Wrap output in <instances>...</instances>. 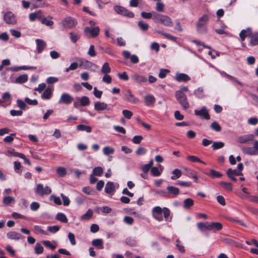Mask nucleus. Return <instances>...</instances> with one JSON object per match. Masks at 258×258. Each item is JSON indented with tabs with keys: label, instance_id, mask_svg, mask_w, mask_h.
Listing matches in <instances>:
<instances>
[{
	"label": "nucleus",
	"instance_id": "obj_20",
	"mask_svg": "<svg viewBox=\"0 0 258 258\" xmlns=\"http://www.w3.org/2000/svg\"><path fill=\"white\" fill-rule=\"evenodd\" d=\"M254 136L252 134H248L241 136L239 138V142L240 143H247L249 142L253 141Z\"/></svg>",
	"mask_w": 258,
	"mask_h": 258
},
{
	"label": "nucleus",
	"instance_id": "obj_26",
	"mask_svg": "<svg viewBox=\"0 0 258 258\" xmlns=\"http://www.w3.org/2000/svg\"><path fill=\"white\" fill-rule=\"evenodd\" d=\"M115 190V186L113 182L108 181L106 183L105 187V191L108 194L113 192Z\"/></svg>",
	"mask_w": 258,
	"mask_h": 258
},
{
	"label": "nucleus",
	"instance_id": "obj_13",
	"mask_svg": "<svg viewBox=\"0 0 258 258\" xmlns=\"http://www.w3.org/2000/svg\"><path fill=\"white\" fill-rule=\"evenodd\" d=\"M52 17L50 16H48L47 17L44 16V15L42 13L41 18L40 19L39 21L43 25H45L46 26L51 27L54 22L52 21Z\"/></svg>",
	"mask_w": 258,
	"mask_h": 258
},
{
	"label": "nucleus",
	"instance_id": "obj_12",
	"mask_svg": "<svg viewBox=\"0 0 258 258\" xmlns=\"http://www.w3.org/2000/svg\"><path fill=\"white\" fill-rule=\"evenodd\" d=\"M100 32V29L98 27H86L84 29V33L86 35H90L92 37H96Z\"/></svg>",
	"mask_w": 258,
	"mask_h": 258
},
{
	"label": "nucleus",
	"instance_id": "obj_6",
	"mask_svg": "<svg viewBox=\"0 0 258 258\" xmlns=\"http://www.w3.org/2000/svg\"><path fill=\"white\" fill-rule=\"evenodd\" d=\"M175 97L183 109L186 110L189 108V103L187 101V97L184 93H182L181 92H176Z\"/></svg>",
	"mask_w": 258,
	"mask_h": 258
},
{
	"label": "nucleus",
	"instance_id": "obj_38",
	"mask_svg": "<svg viewBox=\"0 0 258 258\" xmlns=\"http://www.w3.org/2000/svg\"><path fill=\"white\" fill-rule=\"evenodd\" d=\"M77 129L80 131H85L87 133H90L92 128L90 126L85 125L84 124H79L77 126Z\"/></svg>",
	"mask_w": 258,
	"mask_h": 258
},
{
	"label": "nucleus",
	"instance_id": "obj_58",
	"mask_svg": "<svg viewBox=\"0 0 258 258\" xmlns=\"http://www.w3.org/2000/svg\"><path fill=\"white\" fill-rule=\"evenodd\" d=\"M154 12H153L152 13H147V12H142L141 14V16H142V17H143L144 19H150L152 17V18L153 17V13Z\"/></svg>",
	"mask_w": 258,
	"mask_h": 258
},
{
	"label": "nucleus",
	"instance_id": "obj_16",
	"mask_svg": "<svg viewBox=\"0 0 258 258\" xmlns=\"http://www.w3.org/2000/svg\"><path fill=\"white\" fill-rule=\"evenodd\" d=\"M194 112L196 115L201 116L206 119L208 120L210 118L208 110L205 106H203L200 110H195Z\"/></svg>",
	"mask_w": 258,
	"mask_h": 258
},
{
	"label": "nucleus",
	"instance_id": "obj_21",
	"mask_svg": "<svg viewBox=\"0 0 258 258\" xmlns=\"http://www.w3.org/2000/svg\"><path fill=\"white\" fill-rule=\"evenodd\" d=\"M37 69L36 67H28L26 66H23L21 67H11L8 68V70L11 71L17 72L19 70H36Z\"/></svg>",
	"mask_w": 258,
	"mask_h": 258
},
{
	"label": "nucleus",
	"instance_id": "obj_52",
	"mask_svg": "<svg viewBox=\"0 0 258 258\" xmlns=\"http://www.w3.org/2000/svg\"><path fill=\"white\" fill-rule=\"evenodd\" d=\"M194 94L198 98H201L204 96V91L202 88H198L194 91Z\"/></svg>",
	"mask_w": 258,
	"mask_h": 258
},
{
	"label": "nucleus",
	"instance_id": "obj_4",
	"mask_svg": "<svg viewBox=\"0 0 258 258\" xmlns=\"http://www.w3.org/2000/svg\"><path fill=\"white\" fill-rule=\"evenodd\" d=\"M75 59L79 62V68L89 70L94 72H96L98 69V66L91 61L80 57H76Z\"/></svg>",
	"mask_w": 258,
	"mask_h": 258
},
{
	"label": "nucleus",
	"instance_id": "obj_41",
	"mask_svg": "<svg viewBox=\"0 0 258 258\" xmlns=\"http://www.w3.org/2000/svg\"><path fill=\"white\" fill-rule=\"evenodd\" d=\"M92 244L93 246L97 247L99 249H102L103 248V241L101 239L93 240L92 242Z\"/></svg>",
	"mask_w": 258,
	"mask_h": 258
},
{
	"label": "nucleus",
	"instance_id": "obj_22",
	"mask_svg": "<svg viewBox=\"0 0 258 258\" xmlns=\"http://www.w3.org/2000/svg\"><path fill=\"white\" fill-rule=\"evenodd\" d=\"M37 44V50L38 53H41L46 47V44L44 41L41 39H37L36 40Z\"/></svg>",
	"mask_w": 258,
	"mask_h": 258
},
{
	"label": "nucleus",
	"instance_id": "obj_61",
	"mask_svg": "<svg viewBox=\"0 0 258 258\" xmlns=\"http://www.w3.org/2000/svg\"><path fill=\"white\" fill-rule=\"evenodd\" d=\"M151 172L154 176H158L161 174V172L159 171L157 167H152L151 169Z\"/></svg>",
	"mask_w": 258,
	"mask_h": 258
},
{
	"label": "nucleus",
	"instance_id": "obj_18",
	"mask_svg": "<svg viewBox=\"0 0 258 258\" xmlns=\"http://www.w3.org/2000/svg\"><path fill=\"white\" fill-rule=\"evenodd\" d=\"M166 189L168 197L172 196L173 197H175L179 194V188L173 186H168Z\"/></svg>",
	"mask_w": 258,
	"mask_h": 258
},
{
	"label": "nucleus",
	"instance_id": "obj_56",
	"mask_svg": "<svg viewBox=\"0 0 258 258\" xmlns=\"http://www.w3.org/2000/svg\"><path fill=\"white\" fill-rule=\"evenodd\" d=\"M156 10L159 12H162L164 10V5L161 1H156Z\"/></svg>",
	"mask_w": 258,
	"mask_h": 258
},
{
	"label": "nucleus",
	"instance_id": "obj_30",
	"mask_svg": "<svg viewBox=\"0 0 258 258\" xmlns=\"http://www.w3.org/2000/svg\"><path fill=\"white\" fill-rule=\"evenodd\" d=\"M250 43L251 45L254 46L258 44V33H252L250 36Z\"/></svg>",
	"mask_w": 258,
	"mask_h": 258
},
{
	"label": "nucleus",
	"instance_id": "obj_8",
	"mask_svg": "<svg viewBox=\"0 0 258 258\" xmlns=\"http://www.w3.org/2000/svg\"><path fill=\"white\" fill-rule=\"evenodd\" d=\"M242 151L243 153L249 155H258V141H254L253 147H243Z\"/></svg>",
	"mask_w": 258,
	"mask_h": 258
},
{
	"label": "nucleus",
	"instance_id": "obj_37",
	"mask_svg": "<svg viewBox=\"0 0 258 258\" xmlns=\"http://www.w3.org/2000/svg\"><path fill=\"white\" fill-rule=\"evenodd\" d=\"M138 26L143 31H147L149 28V25L143 21H139L138 23Z\"/></svg>",
	"mask_w": 258,
	"mask_h": 258
},
{
	"label": "nucleus",
	"instance_id": "obj_40",
	"mask_svg": "<svg viewBox=\"0 0 258 258\" xmlns=\"http://www.w3.org/2000/svg\"><path fill=\"white\" fill-rule=\"evenodd\" d=\"M14 202L15 199L10 196H5L3 200V204L6 206H8Z\"/></svg>",
	"mask_w": 258,
	"mask_h": 258
},
{
	"label": "nucleus",
	"instance_id": "obj_55",
	"mask_svg": "<svg viewBox=\"0 0 258 258\" xmlns=\"http://www.w3.org/2000/svg\"><path fill=\"white\" fill-rule=\"evenodd\" d=\"M211 127L216 132H220L221 130V126L216 121H214L211 123Z\"/></svg>",
	"mask_w": 258,
	"mask_h": 258
},
{
	"label": "nucleus",
	"instance_id": "obj_59",
	"mask_svg": "<svg viewBox=\"0 0 258 258\" xmlns=\"http://www.w3.org/2000/svg\"><path fill=\"white\" fill-rule=\"evenodd\" d=\"M42 242L45 246L52 250H54L56 248V246L54 245H52L50 241L45 240L43 241Z\"/></svg>",
	"mask_w": 258,
	"mask_h": 258
},
{
	"label": "nucleus",
	"instance_id": "obj_35",
	"mask_svg": "<svg viewBox=\"0 0 258 258\" xmlns=\"http://www.w3.org/2000/svg\"><path fill=\"white\" fill-rule=\"evenodd\" d=\"M207 175L212 178H220L222 176L221 173L214 169H210V173Z\"/></svg>",
	"mask_w": 258,
	"mask_h": 258
},
{
	"label": "nucleus",
	"instance_id": "obj_57",
	"mask_svg": "<svg viewBox=\"0 0 258 258\" xmlns=\"http://www.w3.org/2000/svg\"><path fill=\"white\" fill-rule=\"evenodd\" d=\"M220 184L227 190H231L232 189V186L230 183L222 181L220 182Z\"/></svg>",
	"mask_w": 258,
	"mask_h": 258
},
{
	"label": "nucleus",
	"instance_id": "obj_43",
	"mask_svg": "<svg viewBox=\"0 0 258 258\" xmlns=\"http://www.w3.org/2000/svg\"><path fill=\"white\" fill-rule=\"evenodd\" d=\"M103 153L106 156L113 154L114 153V149L110 147L106 146L103 149Z\"/></svg>",
	"mask_w": 258,
	"mask_h": 258
},
{
	"label": "nucleus",
	"instance_id": "obj_2",
	"mask_svg": "<svg viewBox=\"0 0 258 258\" xmlns=\"http://www.w3.org/2000/svg\"><path fill=\"white\" fill-rule=\"evenodd\" d=\"M153 20L155 23L161 24L166 27H171L172 19L168 16L156 12L153 13Z\"/></svg>",
	"mask_w": 258,
	"mask_h": 258
},
{
	"label": "nucleus",
	"instance_id": "obj_1",
	"mask_svg": "<svg viewBox=\"0 0 258 258\" xmlns=\"http://www.w3.org/2000/svg\"><path fill=\"white\" fill-rule=\"evenodd\" d=\"M152 214L155 219L160 222L164 219L166 222H170L172 219L170 211L166 207L161 208L159 206L155 207L152 209Z\"/></svg>",
	"mask_w": 258,
	"mask_h": 258
},
{
	"label": "nucleus",
	"instance_id": "obj_7",
	"mask_svg": "<svg viewBox=\"0 0 258 258\" xmlns=\"http://www.w3.org/2000/svg\"><path fill=\"white\" fill-rule=\"evenodd\" d=\"M114 11L118 14L128 18H133L134 14L133 12L126 9L125 8L115 5L113 7Z\"/></svg>",
	"mask_w": 258,
	"mask_h": 258
},
{
	"label": "nucleus",
	"instance_id": "obj_63",
	"mask_svg": "<svg viewBox=\"0 0 258 258\" xmlns=\"http://www.w3.org/2000/svg\"><path fill=\"white\" fill-rule=\"evenodd\" d=\"M17 103L18 106L22 110L25 109L26 105L25 103L21 99H17Z\"/></svg>",
	"mask_w": 258,
	"mask_h": 258
},
{
	"label": "nucleus",
	"instance_id": "obj_23",
	"mask_svg": "<svg viewBox=\"0 0 258 258\" xmlns=\"http://www.w3.org/2000/svg\"><path fill=\"white\" fill-rule=\"evenodd\" d=\"M42 12L41 10L37 11L34 13H32L29 14V19L30 21L33 22L36 19L39 21L41 18Z\"/></svg>",
	"mask_w": 258,
	"mask_h": 258
},
{
	"label": "nucleus",
	"instance_id": "obj_50",
	"mask_svg": "<svg viewBox=\"0 0 258 258\" xmlns=\"http://www.w3.org/2000/svg\"><path fill=\"white\" fill-rule=\"evenodd\" d=\"M43 251V246L39 243H37L35 247V252L37 254H41Z\"/></svg>",
	"mask_w": 258,
	"mask_h": 258
},
{
	"label": "nucleus",
	"instance_id": "obj_49",
	"mask_svg": "<svg viewBox=\"0 0 258 258\" xmlns=\"http://www.w3.org/2000/svg\"><path fill=\"white\" fill-rule=\"evenodd\" d=\"M170 72V71L167 69H161L160 70L158 76L161 79H163L166 77L167 74Z\"/></svg>",
	"mask_w": 258,
	"mask_h": 258
},
{
	"label": "nucleus",
	"instance_id": "obj_24",
	"mask_svg": "<svg viewBox=\"0 0 258 258\" xmlns=\"http://www.w3.org/2000/svg\"><path fill=\"white\" fill-rule=\"evenodd\" d=\"M175 79L178 82H187L190 80V77L185 74H177L175 76Z\"/></svg>",
	"mask_w": 258,
	"mask_h": 258
},
{
	"label": "nucleus",
	"instance_id": "obj_42",
	"mask_svg": "<svg viewBox=\"0 0 258 258\" xmlns=\"http://www.w3.org/2000/svg\"><path fill=\"white\" fill-rule=\"evenodd\" d=\"M11 99V96L9 92H5L2 95V101L3 103H7L9 102V104H10V100Z\"/></svg>",
	"mask_w": 258,
	"mask_h": 258
},
{
	"label": "nucleus",
	"instance_id": "obj_19",
	"mask_svg": "<svg viewBox=\"0 0 258 258\" xmlns=\"http://www.w3.org/2000/svg\"><path fill=\"white\" fill-rule=\"evenodd\" d=\"M131 79L138 83H145L147 81V78L143 75L134 74L131 76Z\"/></svg>",
	"mask_w": 258,
	"mask_h": 258
},
{
	"label": "nucleus",
	"instance_id": "obj_39",
	"mask_svg": "<svg viewBox=\"0 0 258 258\" xmlns=\"http://www.w3.org/2000/svg\"><path fill=\"white\" fill-rule=\"evenodd\" d=\"M78 67H79V62H73L68 68L66 69L65 72L69 73L70 71L76 70Z\"/></svg>",
	"mask_w": 258,
	"mask_h": 258
},
{
	"label": "nucleus",
	"instance_id": "obj_28",
	"mask_svg": "<svg viewBox=\"0 0 258 258\" xmlns=\"http://www.w3.org/2000/svg\"><path fill=\"white\" fill-rule=\"evenodd\" d=\"M251 34V31L248 28L246 30H242L239 34V36L241 40L244 41L246 37H250Z\"/></svg>",
	"mask_w": 258,
	"mask_h": 258
},
{
	"label": "nucleus",
	"instance_id": "obj_53",
	"mask_svg": "<svg viewBox=\"0 0 258 258\" xmlns=\"http://www.w3.org/2000/svg\"><path fill=\"white\" fill-rule=\"evenodd\" d=\"M103 173V169L100 166L95 167L93 170V173L96 176H100Z\"/></svg>",
	"mask_w": 258,
	"mask_h": 258
},
{
	"label": "nucleus",
	"instance_id": "obj_10",
	"mask_svg": "<svg viewBox=\"0 0 258 258\" xmlns=\"http://www.w3.org/2000/svg\"><path fill=\"white\" fill-rule=\"evenodd\" d=\"M4 20L8 24L15 25L17 23L15 16L12 12H7L4 16Z\"/></svg>",
	"mask_w": 258,
	"mask_h": 258
},
{
	"label": "nucleus",
	"instance_id": "obj_47",
	"mask_svg": "<svg viewBox=\"0 0 258 258\" xmlns=\"http://www.w3.org/2000/svg\"><path fill=\"white\" fill-rule=\"evenodd\" d=\"M56 219L63 223H67L68 221V219L66 215L61 213L57 214Z\"/></svg>",
	"mask_w": 258,
	"mask_h": 258
},
{
	"label": "nucleus",
	"instance_id": "obj_5",
	"mask_svg": "<svg viewBox=\"0 0 258 258\" xmlns=\"http://www.w3.org/2000/svg\"><path fill=\"white\" fill-rule=\"evenodd\" d=\"M77 23L78 22L76 18L68 16L62 20L59 24L63 29H71L75 27Z\"/></svg>",
	"mask_w": 258,
	"mask_h": 258
},
{
	"label": "nucleus",
	"instance_id": "obj_36",
	"mask_svg": "<svg viewBox=\"0 0 258 258\" xmlns=\"http://www.w3.org/2000/svg\"><path fill=\"white\" fill-rule=\"evenodd\" d=\"M172 175L171 176V179L172 180H175L177 178H179L182 174L181 171L180 170L178 169H175L172 171Z\"/></svg>",
	"mask_w": 258,
	"mask_h": 258
},
{
	"label": "nucleus",
	"instance_id": "obj_34",
	"mask_svg": "<svg viewBox=\"0 0 258 258\" xmlns=\"http://www.w3.org/2000/svg\"><path fill=\"white\" fill-rule=\"evenodd\" d=\"M77 99L80 100V104L83 106L88 105L90 103L89 99L87 96H83L81 98L77 97Z\"/></svg>",
	"mask_w": 258,
	"mask_h": 258
},
{
	"label": "nucleus",
	"instance_id": "obj_11",
	"mask_svg": "<svg viewBox=\"0 0 258 258\" xmlns=\"http://www.w3.org/2000/svg\"><path fill=\"white\" fill-rule=\"evenodd\" d=\"M73 97L69 93H64L62 94L61 97L58 101L59 104H64L69 105L72 103L73 101Z\"/></svg>",
	"mask_w": 258,
	"mask_h": 258
},
{
	"label": "nucleus",
	"instance_id": "obj_15",
	"mask_svg": "<svg viewBox=\"0 0 258 258\" xmlns=\"http://www.w3.org/2000/svg\"><path fill=\"white\" fill-rule=\"evenodd\" d=\"M94 109L97 111H100L104 110H110L111 108L108 105L103 102L97 101L94 103Z\"/></svg>",
	"mask_w": 258,
	"mask_h": 258
},
{
	"label": "nucleus",
	"instance_id": "obj_32",
	"mask_svg": "<svg viewBox=\"0 0 258 258\" xmlns=\"http://www.w3.org/2000/svg\"><path fill=\"white\" fill-rule=\"evenodd\" d=\"M155 32L158 33V34L162 35V36H163L166 38L168 39H169L170 40H172L173 41H175L176 40V38L175 37H174V36H172V35H170L169 34L164 33L163 31L156 30V31H155Z\"/></svg>",
	"mask_w": 258,
	"mask_h": 258
},
{
	"label": "nucleus",
	"instance_id": "obj_51",
	"mask_svg": "<svg viewBox=\"0 0 258 258\" xmlns=\"http://www.w3.org/2000/svg\"><path fill=\"white\" fill-rule=\"evenodd\" d=\"M224 146V143L222 142H216L213 143L212 146L213 150H217L223 148Z\"/></svg>",
	"mask_w": 258,
	"mask_h": 258
},
{
	"label": "nucleus",
	"instance_id": "obj_62",
	"mask_svg": "<svg viewBox=\"0 0 258 258\" xmlns=\"http://www.w3.org/2000/svg\"><path fill=\"white\" fill-rule=\"evenodd\" d=\"M50 199L51 200H53V202L57 205H60L61 204V202L59 197H56L54 195H51L50 196Z\"/></svg>",
	"mask_w": 258,
	"mask_h": 258
},
{
	"label": "nucleus",
	"instance_id": "obj_60",
	"mask_svg": "<svg viewBox=\"0 0 258 258\" xmlns=\"http://www.w3.org/2000/svg\"><path fill=\"white\" fill-rule=\"evenodd\" d=\"M88 54L91 57H94L95 56H96V53L95 51V48H94V45H90V46L89 48V50L88 51Z\"/></svg>",
	"mask_w": 258,
	"mask_h": 258
},
{
	"label": "nucleus",
	"instance_id": "obj_54",
	"mask_svg": "<svg viewBox=\"0 0 258 258\" xmlns=\"http://www.w3.org/2000/svg\"><path fill=\"white\" fill-rule=\"evenodd\" d=\"M56 172L60 177L64 176L67 173L66 169L62 167H58L56 170Z\"/></svg>",
	"mask_w": 258,
	"mask_h": 258
},
{
	"label": "nucleus",
	"instance_id": "obj_44",
	"mask_svg": "<svg viewBox=\"0 0 258 258\" xmlns=\"http://www.w3.org/2000/svg\"><path fill=\"white\" fill-rule=\"evenodd\" d=\"M27 81H28V76L27 75H25V74L19 76L16 79V82L17 83H19V84L25 83Z\"/></svg>",
	"mask_w": 258,
	"mask_h": 258
},
{
	"label": "nucleus",
	"instance_id": "obj_48",
	"mask_svg": "<svg viewBox=\"0 0 258 258\" xmlns=\"http://www.w3.org/2000/svg\"><path fill=\"white\" fill-rule=\"evenodd\" d=\"M70 35L71 41L74 43H76L80 37L79 35L73 32H71Z\"/></svg>",
	"mask_w": 258,
	"mask_h": 258
},
{
	"label": "nucleus",
	"instance_id": "obj_25",
	"mask_svg": "<svg viewBox=\"0 0 258 258\" xmlns=\"http://www.w3.org/2000/svg\"><path fill=\"white\" fill-rule=\"evenodd\" d=\"M53 89L50 88H46L41 95V97L44 99H49L52 95Z\"/></svg>",
	"mask_w": 258,
	"mask_h": 258
},
{
	"label": "nucleus",
	"instance_id": "obj_31",
	"mask_svg": "<svg viewBox=\"0 0 258 258\" xmlns=\"http://www.w3.org/2000/svg\"><path fill=\"white\" fill-rule=\"evenodd\" d=\"M111 72V68L108 62H105L102 66L101 72L104 75L108 74Z\"/></svg>",
	"mask_w": 258,
	"mask_h": 258
},
{
	"label": "nucleus",
	"instance_id": "obj_45",
	"mask_svg": "<svg viewBox=\"0 0 258 258\" xmlns=\"http://www.w3.org/2000/svg\"><path fill=\"white\" fill-rule=\"evenodd\" d=\"M93 215V211L91 209H89L86 213L83 214L81 218L82 220H89Z\"/></svg>",
	"mask_w": 258,
	"mask_h": 258
},
{
	"label": "nucleus",
	"instance_id": "obj_33",
	"mask_svg": "<svg viewBox=\"0 0 258 258\" xmlns=\"http://www.w3.org/2000/svg\"><path fill=\"white\" fill-rule=\"evenodd\" d=\"M226 173L228 176H239L242 175L241 172L238 171L237 169H232L231 168H229Z\"/></svg>",
	"mask_w": 258,
	"mask_h": 258
},
{
	"label": "nucleus",
	"instance_id": "obj_64",
	"mask_svg": "<svg viewBox=\"0 0 258 258\" xmlns=\"http://www.w3.org/2000/svg\"><path fill=\"white\" fill-rule=\"evenodd\" d=\"M122 114L127 119H131L133 116V113L128 110H123L122 111Z\"/></svg>",
	"mask_w": 258,
	"mask_h": 258
},
{
	"label": "nucleus",
	"instance_id": "obj_46",
	"mask_svg": "<svg viewBox=\"0 0 258 258\" xmlns=\"http://www.w3.org/2000/svg\"><path fill=\"white\" fill-rule=\"evenodd\" d=\"M187 159L188 160H190L193 162H200V163H202L204 164H206V163L205 162L202 161L200 158H199L198 157H197L195 156L189 155L187 157Z\"/></svg>",
	"mask_w": 258,
	"mask_h": 258
},
{
	"label": "nucleus",
	"instance_id": "obj_9",
	"mask_svg": "<svg viewBox=\"0 0 258 258\" xmlns=\"http://www.w3.org/2000/svg\"><path fill=\"white\" fill-rule=\"evenodd\" d=\"M35 192L37 195L43 196L45 195H48L50 194L51 189L49 186H46L44 187L43 184L39 183L36 185Z\"/></svg>",
	"mask_w": 258,
	"mask_h": 258
},
{
	"label": "nucleus",
	"instance_id": "obj_29",
	"mask_svg": "<svg viewBox=\"0 0 258 258\" xmlns=\"http://www.w3.org/2000/svg\"><path fill=\"white\" fill-rule=\"evenodd\" d=\"M194 204V201L190 198L185 199L183 202V207L185 209L190 208Z\"/></svg>",
	"mask_w": 258,
	"mask_h": 258
},
{
	"label": "nucleus",
	"instance_id": "obj_17",
	"mask_svg": "<svg viewBox=\"0 0 258 258\" xmlns=\"http://www.w3.org/2000/svg\"><path fill=\"white\" fill-rule=\"evenodd\" d=\"M144 99L146 105L149 107L153 106L156 101L155 97L150 94L145 95Z\"/></svg>",
	"mask_w": 258,
	"mask_h": 258
},
{
	"label": "nucleus",
	"instance_id": "obj_14",
	"mask_svg": "<svg viewBox=\"0 0 258 258\" xmlns=\"http://www.w3.org/2000/svg\"><path fill=\"white\" fill-rule=\"evenodd\" d=\"M124 96L125 97V99L132 103H137L139 102V99L135 97L131 92L130 90H128L126 93H124Z\"/></svg>",
	"mask_w": 258,
	"mask_h": 258
},
{
	"label": "nucleus",
	"instance_id": "obj_27",
	"mask_svg": "<svg viewBox=\"0 0 258 258\" xmlns=\"http://www.w3.org/2000/svg\"><path fill=\"white\" fill-rule=\"evenodd\" d=\"M7 237L11 239L18 240L21 238L22 235L20 233L15 232L11 231L7 234Z\"/></svg>",
	"mask_w": 258,
	"mask_h": 258
},
{
	"label": "nucleus",
	"instance_id": "obj_3",
	"mask_svg": "<svg viewBox=\"0 0 258 258\" xmlns=\"http://www.w3.org/2000/svg\"><path fill=\"white\" fill-rule=\"evenodd\" d=\"M209 17L208 15L205 14L199 18L196 24V29L200 34H205L207 32L208 29L206 24L208 22Z\"/></svg>",
	"mask_w": 258,
	"mask_h": 258
}]
</instances>
